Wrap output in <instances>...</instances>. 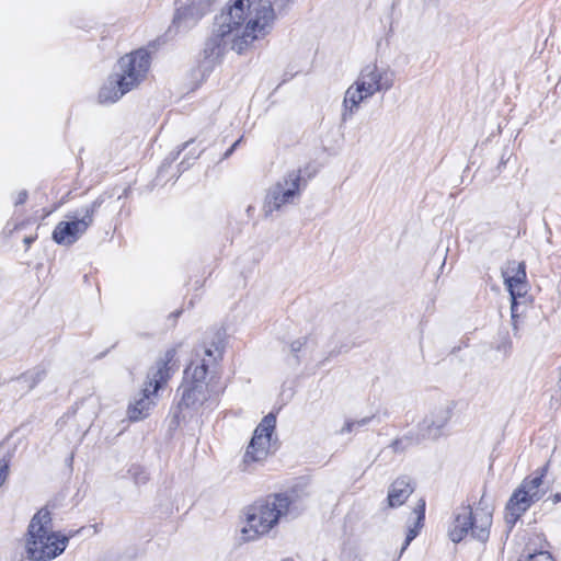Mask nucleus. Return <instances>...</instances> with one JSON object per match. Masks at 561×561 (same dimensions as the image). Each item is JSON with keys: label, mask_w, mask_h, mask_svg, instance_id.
Returning <instances> with one entry per match:
<instances>
[{"label": "nucleus", "mask_w": 561, "mask_h": 561, "mask_svg": "<svg viewBox=\"0 0 561 561\" xmlns=\"http://www.w3.org/2000/svg\"><path fill=\"white\" fill-rule=\"evenodd\" d=\"M293 4L294 0H231L215 18L198 61L202 76H208L229 49L242 54L254 42L267 37Z\"/></svg>", "instance_id": "nucleus-1"}, {"label": "nucleus", "mask_w": 561, "mask_h": 561, "mask_svg": "<svg viewBox=\"0 0 561 561\" xmlns=\"http://www.w3.org/2000/svg\"><path fill=\"white\" fill-rule=\"evenodd\" d=\"M221 357L222 350L218 345L214 348L204 346L195 351V357L185 368L183 381L178 389L180 400L174 415L176 419H180V414L185 410L197 411L210 399L209 381Z\"/></svg>", "instance_id": "nucleus-2"}, {"label": "nucleus", "mask_w": 561, "mask_h": 561, "mask_svg": "<svg viewBox=\"0 0 561 561\" xmlns=\"http://www.w3.org/2000/svg\"><path fill=\"white\" fill-rule=\"evenodd\" d=\"M69 537L51 530L49 511H38L28 525L26 553L33 561H49L61 554Z\"/></svg>", "instance_id": "nucleus-3"}, {"label": "nucleus", "mask_w": 561, "mask_h": 561, "mask_svg": "<svg viewBox=\"0 0 561 561\" xmlns=\"http://www.w3.org/2000/svg\"><path fill=\"white\" fill-rule=\"evenodd\" d=\"M291 500L286 494H275L247 508V526L242 528L243 539L255 540L268 534L288 514Z\"/></svg>", "instance_id": "nucleus-4"}, {"label": "nucleus", "mask_w": 561, "mask_h": 561, "mask_svg": "<svg viewBox=\"0 0 561 561\" xmlns=\"http://www.w3.org/2000/svg\"><path fill=\"white\" fill-rule=\"evenodd\" d=\"M176 355L175 348H170L165 352L164 356L159 359L153 367L150 368L147 379L148 382L142 389L139 398L131 402L127 410V415L130 421L137 422L146 419L154 404L150 399L152 394L168 382L173 373V362Z\"/></svg>", "instance_id": "nucleus-5"}, {"label": "nucleus", "mask_w": 561, "mask_h": 561, "mask_svg": "<svg viewBox=\"0 0 561 561\" xmlns=\"http://www.w3.org/2000/svg\"><path fill=\"white\" fill-rule=\"evenodd\" d=\"M549 462L535 471V476H528L523 479L520 484L514 490L505 506V523L511 530L516 522L530 508V506L541 500L546 491L541 489L543 478L547 476Z\"/></svg>", "instance_id": "nucleus-6"}, {"label": "nucleus", "mask_w": 561, "mask_h": 561, "mask_svg": "<svg viewBox=\"0 0 561 561\" xmlns=\"http://www.w3.org/2000/svg\"><path fill=\"white\" fill-rule=\"evenodd\" d=\"M492 525V511L488 507H478L472 511L470 506H461L454 514V519L448 529L449 539L458 543L467 535L485 542L490 536Z\"/></svg>", "instance_id": "nucleus-7"}, {"label": "nucleus", "mask_w": 561, "mask_h": 561, "mask_svg": "<svg viewBox=\"0 0 561 561\" xmlns=\"http://www.w3.org/2000/svg\"><path fill=\"white\" fill-rule=\"evenodd\" d=\"M104 203L103 196H99L90 204L76 210L68 211L66 219L56 225L51 238L59 244L69 247L76 243L93 225L94 216Z\"/></svg>", "instance_id": "nucleus-8"}, {"label": "nucleus", "mask_w": 561, "mask_h": 561, "mask_svg": "<svg viewBox=\"0 0 561 561\" xmlns=\"http://www.w3.org/2000/svg\"><path fill=\"white\" fill-rule=\"evenodd\" d=\"M453 415V408L449 404H442L434 408L417 426V432H410L401 438L392 442L394 451H403L412 445L420 444L424 439H437L443 428L447 425Z\"/></svg>", "instance_id": "nucleus-9"}, {"label": "nucleus", "mask_w": 561, "mask_h": 561, "mask_svg": "<svg viewBox=\"0 0 561 561\" xmlns=\"http://www.w3.org/2000/svg\"><path fill=\"white\" fill-rule=\"evenodd\" d=\"M301 180L300 170H293L270 187L262 207L264 216L268 217L283 206L294 203L300 196Z\"/></svg>", "instance_id": "nucleus-10"}, {"label": "nucleus", "mask_w": 561, "mask_h": 561, "mask_svg": "<svg viewBox=\"0 0 561 561\" xmlns=\"http://www.w3.org/2000/svg\"><path fill=\"white\" fill-rule=\"evenodd\" d=\"M150 68V54L146 49H137L123 56L117 62L115 75L125 91H131L145 80Z\"/></svg>", "instance_id": "nucleus-11"}, {"label": "nucleus", "mask_w": 561, "mask_h": 561, "mask_svg": "<svg viewBox=\"0 0 561 561\" xmlns=\"http://www.w3.org/2000/svg\"><path fill=\"white\" fill-rule=\"evenodd\" d=\"M366 95L388 91L393 87L394 72L389 68H379L375 64L365 66L355 81Z\"/></svg>", "instance_id": "nucleus-12"}, {"label": "nucleus", "mask_w": 561, "mask_h": 561, "mask_svg": "<svg viewBox=\"0 0 561 561\" xmlns=\"http://www.w3.org/2000/svg\"><path fill=\"white\" fill-rule=\"evenodd\" d=\"M414 491L413 480L409 476H401L397 478L389 486L388 490V505L389 507L401 506Z\"/></svg>", "instance_id": "nucleus-13"}, {"label": "nucleus", "mask_w": 561, "mask_h": 561, "mask_svg": "<svg viewBox=\"0 0 561 561\" xmlns=\"http://www.w3.org/2000/svg\"><path fill=\"white\" fill-rule=\"evenodd\" d=\"M365 93L366 92L362 91V88L358 87L356 82L347 88L342 104L343 108L341 113V121L343 123L350 121L355 115V113H357L363 101L371 98Z\"/></svg>", "instance_id": "nucleus-14"}, {"label": "nucleus", "mask_w": 561, "mask_h": 561, "mask_svg": "<svg viewBox=\"0 0 561 561\" xmlns=\"http://www.w3.org/2000/svg\"><path fill=\"white\" fill-rule=\"evenodd\" d=\"M271 442L251 438L243 456V471H248V466L252 462L263 461L270 453Z\"/></svg>", "instance_id": "nucleus-15"}, {"label": "nucleus", "mask_w": 561, "mask_h": 561, "mask_svg": "<svg viewBox=\"0 0 561 561\" xmlns=\"http://www.w3.org/2000/svg\"><path fill=\"white\" fill-rule=\"evenodd\" d=\"M128 91L121 87V80L113 73L99 91V102L102 104L115 103Z\"/></svg>", "instance_id": "nucleus-16"}, {"label": "nucleus", "mask_w": 561, "mask_h": 561, "mask_svg": "<svg viewBox=\"0 0 561 561\" xmlns=\"http://www.w3.org/2000/svg\"><path fill=\"white\" fill-rule=\"evenodd\" d=\"M507 290L511 296V318L513 321L514 330L517 329L516 325V319L518 318L519 313V306L523 304H526L528 301L527 294H528V283H520V284H508Z\"/></svg>", "instance_id": "nucleus-17"}, {"label": "nucleus", "mask_w": 561, "mask_h": 561, "mask_svg": "<svg viewBox=\"0 0 561 561\" xmlns=\"http://www.w3.org/2000/svg\"><path fill=\"white\" fill-rule=\"evenodd\" d=\"M203 15L204 12H199L194 5L179 8L173 19V25L178 30L186 31L193 27Z\"/></svg>", "instance_id": "nucleus-18"}, {"label": "nucleus", "mask_w": 561, "mask_h": 561, "mask_svg": "<svg viewBox=\"0 0 561 561\" xmlns=\"http://www.w3.org/2000/svg\"><path fill=\"white\" fill-rule=\"evenodd\" d=\"M414 514L416 515V520L413 526L408 527L407 537L404 543L401 548V553L409 547L411 541L419 535L421 528L424 524L425 518V501L422 499L419 501L416 507L414 508Z\"/></svg>", "instance_id": "nucleus-19"}, {"label": "nucleus", "mask_w": 561, "mask_h": 561, "mask_svg": "<svg viewBox=\"0 0 561 561\" xmlns=\"http://www.w3.org/2000/svg\"><path fill=\"white\" fill-rule=\"evenodd\" d=\"M505 286L508 284L526 283V265L524 262H511L506 270L502 272Z\"/></svg>", "instance_id": "nucleus-20"}, {"label": "nucleus", "mask_w": 561, "mask_h": 561, "mask_svg": "<svg viewBox=\"0 0 561 561\" xmlns=\"http://www.w3.org/2000/svg\"><path fill=\"white\" fill-rule=\"evenodd\" d=\"M276 426V416L273 413H268L265 415L260 424L256 426L254 434L252 437L260 440H268L271 442L272 434Z\"/></svg>", "instance_id": "nucleus-21"}, {"label": "nucleus", "mask_w": 561, "mask_h": 561, "mask_svg": "<svg viewBox=\"0 0 561 561\" xmlns=\"http://www.w3.org/2000/svg\"><path fill=\"white\" fill-rule=\"evenodd\" d=\"M46 376V370L44 368H35L31 371H27L21 375L18 378L19 382H25L27 386V390L33 389L36 385H38Z\"/></svg>", "instance_id": "nucleus-22"}, {"label": "nucleus", "mask_w": 561, "mask_h": 561, "mask_svg": "<svg viewBox=\"0 0 561 561\" xmlns=\"http://www.w3.org/2000/svg\"><path fill=\"white\" fill-rule=\"evenodd\" d=\"M307 340H308L307 336H304V337L293 341L289 345V350L293 355L295 366H298L300 364L298 353L305 347V345L307 344Z\"/></svg>", "instance_id": "nucleus-23"}, {"label": "nucleus", "mask_w": 561, "mask_h": 561, "mask_svg": "<svg viewBox=\"0 0 561 561\" xmlns=\"http://www.w3.org/2000/svg\"><path fill=\"white\" fill-rule=\"evenodd\" d=\"M371 417H363L357 421H346L344 426L341 428V434L351 433L355 428L367 425L370 422Z\"/></svg>", "instance_id": "nucleus-24"}, {"label": "nucleus", "mask_w": 561, "mask_h": 561, "mask_svg": "<svg viewBox=\"0 0 561 561\" xmlns=\"http://www.w3.org/2000/svg\"><path fill=\"white\" fill-rule=\"evenodd\" d=\"M130 472L137 484L146 483L148 481V476L146 471L142 470L140 467H134L133 469H130Z\"/></svg>", "instance_id": "nucleus-25"}, {"label": "nucleus", "mask_w": 561, "mask_h": 561, "mask_svg": "<svg viewBox=\"0 0 561 561\" xmlns=\"http://www.w3.org/2000/svg\"><path fill=\"white\" fill-rule=\"evenodd\" d=\"M241 140L242 138H239L237 141H234V144L225 152L224 159H227L232 154L236 148L240 145Z\"/></svg>", "instance_id": "nucleus-26"}, {"label": "nucleus", "mask_w": 561, "mask_h": 561, "mask_svg": "<svg viewBox=\"0 0 561 561\" xmlns=\"http://www.w3.org/2000/svg\"><path fill=\"white\" fill-rule=\"evenodd\" d=\"M26 198H27V192L26 191H21L18 194V197L15 199V205H21V204L25 203Z\"/></svg>", "instance_id": "nucleus-27"}, {"label": "nucleus", "mask_w": 561, "mask_h": 561, "mask_svg": "<svg viewBox=\"0 0 561 561\" xmlns=\"http://www.w3.org/2000/svg\"><path fill=\"white\" fill-rule=\"evenodd\" d=\"M548 500H550L552 504H558L561 502V493H556L551 495Z\"/></svg>", "instance_id": "nucleus-28"}, {"label": "nucleus", "mask_w": 561, "mask_h": 561, "mask_svg": "<svg viewBox=\"0 0 561 561\" xmlns=\"http://www.w3.org/2000/svg\"><path fill=\"white\" fill-rule=\"evenodd\" d=\"M191 144V141H186L185 144L182 145V147L176 151V153L172 157V161H174L179 154L181 153L182 150H184L188 145Z\"/></svg>", "instance_id": "nucleus-29"}, {"label": "nucleus", "mask_w": 561, "mask_h": 561, "mask_svg": "<svg viewBox=\"0 0 561 561\" xmlns=\"http://www.w3.org/2000/svg\"><path fill=\"white\" fill-rule=\"evenodd\" d=\"M34 237H25L23 242L25 243L26 248H28L34 242Z\"/></svg>", "instance_id": "nucleus-30"}, {"label": "nucleus", "mask_w": 561, "mask_h": 561, "mask_svg": "<svg viewBox=\"0 0 561 561\" xmlns=\"http://www.w3.org/2000/svg\"><path fill=\"white\" fill-rule=\"evenodd\" d=\"M252 209H253V207H252V206H249V207H248V209H247V211H248V213H250V211H252Z\"/></svg>", "instance_id": "nucleus-31"}]
</instances>
